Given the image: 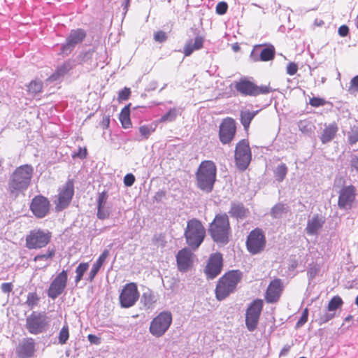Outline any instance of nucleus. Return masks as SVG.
Segmentation results:
<instances>
[{
	"label": "nucleus",
	"instance_id": "nucleus-17",
	"mask_svg": "<svg viewBox=\"0 0 358 358\" xmlns=\"http://www.w3.org/2000/svg\"><path fill=\"white\" fill-rule=\"evenodd\" d=\"M235 121L230 117L225 118L222 120L219 130V138L223 144L230 143L236 133Z\"/></svg>",
	"mask_w": 358,
	"mask_h": 358
},
{
	"label": "nucleus",
	"instance_id": "nucleus-46",
	"mask_svg": "<svg viewBox=\"0 0 358 358\" xmlns=\"http://www.w3.org/2000/svg\"><path fill=\"white\" fill-rule=\"evenodd\" d=\"M350 144H355L358 141V128L353 129L348 136Z\"/></svg>",
	"mask_w": 358,
	"mask_h": 358
},
{
	"label": "nucleus",
	"instance_id": "nucleus-44",
	"mask_svg": "<svg viewBox=\"0 0 358 358\" xmlns=\"http://www.w3.org/2000/svg\"><path fill=\"white\" fill-rule=\"evenodd\" d=\"M101 267V266H100L99 265L96 264V263H94L90 271L88 277L87 278V280L92 282Z\"/></svg>",
	"mask_w": 358,
	"mask_h": 358
},
{
	"label": "nucleus",
	"instance_id": "nucleus-23",
	"mask_svg": "<svg viewBox=\"0 0 358 358\" xmlns=\"http://www.w3.org/2000/svg\"><path fill=\"white\" fill-rule=\"evenodd\" d=\"M35 352V342L31 338H27L22 341L17 349L20 358L31 357Z\"/></svg>",
	"mask_w": 358,
	"mask_h": 358
},
{
	"label": "nucleus",
	"instance_id": "nucleus-52",
	"mask_svg": "<svg viewBox=\"0 0 358 358\" xmlns=\"http://www.w3.org/2000/svg\"><path fill=\"white\" fill-rule=\"evenodd\" d=\"M310 104L314 107H318L324 104V99L317 97H313L310 99Z\"/></svg>",
	"mask_w": 358,
	"mask_h": 358
},
{
	"label": "nucleus",
	"instance_id": "nucleus-35",
	"mask_svg": "<svg viewBox=\"0 0 358 358\" xmlns=\"http://www.w3.org/2000/svg\"><path fill=\"white\" fill-rule=\"evenodd\" d=\"M120 120L122 122V124L124 128H129L131 125V121L129 118V106H125L120 115Z\"/></svg>",
	"mask_w": 358,
	"mask_h": 358
},
{
	"label": "nucleus",
	"instance_id": "nucleus-15",
	"mask_svg": "<svg viewBox=\"0 0 358 358\" xmlns=\"http://www.w3.org/2000/svg\"><path fill=\"white\" fill-rule=\"evenodd\" d=\"M73 194V184L71 180H69L59 192L57 201H55L57 211H62L69 205Z\"/></svg>",
	"mask_w": 358,
	"mask_h": 358
},
{
	"label": "nucleus",
	"instance_id": "nucleus-40",
	"mask_svg": "<svg viewBox=\"0 0 358 358\" xmlns=\"http://www.w3.org/2000/svg\"><path fill=\"white\" fill-rule=\"evenodd\" d=\"M335 316L334 313H328L327 311H324L322 313H320L319 315V317L316 319L318 324L322 325L331 319H333Z\"/></svg>",
	"mask_w": 358,
	"mask_h": 358
},
{
	"label": "nucleus",
	"instance_id": "nucleus-49",
	"mask_svg": "<svg viewBox=\"0 0 358 358\" xmlns=\"http://www.w3.org/2000/svg\"><path fill=\"white\" fill-rule=\"evenodd\" d=\"M109 256V250H105L102 254L99 256V257L98 258V259L96 261V264L99 265L100 266H102L103 264L104 263V262L106 261V259L108 258V257Z\"/></svg>",
	"mask_w": 358,
	"mask_h": 358
},
{
	"label": "nucleus",
	"instance_id": "nucleus-42",
	"mask_svg": "<svg viewBox=\"0 0 358 358\" xmlns=\"http://www.w3.org/2000/svg\"><path fill=\"white\" fill-rule=\"evenodd\" d=\"M97 217L100 220H105L108 218L110 213L109 207L106 206H97Z\"/></svg>",
	"mask_w": 358,
	"mask_h": 358
},
{
	"label": "nucleus",
	"instance_id": "nucleus-25",
	"mask_svg": "<svg viewBox=\"0 0 358 358\" xmlns=\"http://www.w3.org/2000/svg\"><path fill=\"white\" fill-rule=\"evenodd\" d=\"M275 56V48L273 45H269L263 50L259 53V57L256 55L255 50L250 54V57L254 62L263 61L267 62L271 60Z\"/></svg>",
	"mask_w": 358,
	"mask_h": 358
},
{
	"label": "nucleus",
	"instance_id": "nucleus-57",
	"mask_svg": "<svg viewBox=\"0 0 358 358\" xmlns=\"http://www.w3.org/2000/svg\"><path fill=\"white\" fill-rule=\"evenodd\" d=\"M1 289L3 293H9L13 289V285L10 282H4L1 285Z\"/></svg>",
	"mask_w": 358,
	"mask_h": 358
},
{
	"label": "nucleus",
	"instance_id": "nucleus-56",
	"mask_svg": "<svg viewBox=\"0 0 358 358\" xmlns=\"http://www.w3.org/2000/svg\"><path fill=\"white\" fill-rule=\"evenodd\" d=\"M139 132L143 136H145L146 138L149 136V135L151 133V130L149 127L147 126H142L139 128Z\"/></svg>",
	"mask_w": 358,
	"mask_h": 358
},
{
	"label": "nucleus",
	"instance_id": "nucleus-12",
	"mask_svg": "<svg viewBox=\"0 0 358 358\" xmlns=\"http://www.w3.org/2000/svg\"><path fill=\"white\" fill-rule=\"evenodd\" d=\"M51 235L41 230H34L26 238V246L29 249L45 247L50 241Z\"/></svg>",
	"mask_w": 358,
	"mask_h": 358
},
{
	"label": "nucleus",
	"instance_id": "nucleus-39",
	"mask_svg": "<svg viewBox=\"0 0 358 358\" xmlns=\"http://www.w3.org/2000/svg\"><path fill=\"white\" fill-rule=\"evenodd\" d=\"M89 268L88 263H80L76 269V276L75 279L76 283L80 282L83 276V274L87 271Z\"/></svg>",
	"mask_w": 358,
	"mask_h": 358
},
{
	"label": "nucleus",
	"instance_id": "nucleus-30",
	"mask_svg": "<svg viewBox=\"0 0 358 358\" xmlns=\"http://www.w3.org/2000/svg\"><path fill=\"white\" fill-rule=\"evenodd\" d=\"M55 255V250H48L47 253L36 255L34 261L40 262V268H45L50 264V260Z\"/></svg>",
	"mask_w": 358,
	"mask_h": 358
},
{
	"label": "nucleus",
	"instance_id": "nucleus-63",
	"mask_svg": "<svg viewBox=\"0 0 358 358\" xmlns=\"http://www.w3.org/2000/svg\"><path fill=\"white\" fill-rule=\"evenodd\" d=\"M165 196V192L164 191H158L154 196V200L157 202H159Z\"/></svg>",
	"mask_w": 358,
	"mask_h": 358
},
{
	"label": "nucleus",
	"instance_id": "nucleus-48",
	"mask_svg": "<svg viewBox=\"0 0 358 358\" xmlns=\"http://www.w3.org/2000/svg\"><path fill=\"white\" fill-rule=\"evenodd\" d=\"M108 194L106 192H103L99 194L97 199V206H106Z\"/></svg>",
	"mask_w": 358,
	"mask_h": 358
},
{
	"label": "nucleus",
	"instance_id": "nucleus-29",
	"mask_svg": "<svg viewBox=\"0 0 358 358\" xmlns=\"http://www.w3.org/2000/svg\"><path fill=\"white\" fill-rule=\"evenodd\" d=\"M229 213L237 219H244L248 215L249 210L241 203H231Z\"/></svg>",
	"mask_w": 358,
	"mask_h": 358
},
{
	"label": "nucleus",
	"instance_id": "nucleus-21",
	"mask_svg": "<svg viewBox=\"0 0 358 358\" xmlns=\"http://www.w3.org/2000/svg\"><path fill=\"white\" fill-rule=\"evenodd\" d=\"M176 259L178 269L187 271L192 264V252L189 248H184L178 252Z\"/></svg>",
	"mask_w": 358,
	"mask_h": 358
},
{
	"label": "nucleus",
	"instance_id": "nucleus-60",
	"mask_svg": "<svg viewBox=\"0 0 358 358\" xmlns=\"http://www.w3.org/2000/svg\"><path fill=\"white\" fill-rule=\"evenodd\" d=\"M350 166L352 169L358 171V156H353L350 161Z\"/></svg>",
	"mask_w": 358,
	"mask_h": 358
},
{
	"label": "nucleus",
	"instance_id": "nucleus-6",
	"mask_svg": "<svg viewBox=\"0 0 358 358\" xmlns=\"http://www.w3.org/2000/svg\"><path fill=\"white\" fill-rule=\"evenodd\" d=\"M172 323V315L169 311L161 312L151 321L149 331L155 337L162 336Z\"/></svg>",
	"mask_w": 358,
	"mask_h": 358
},
{
	"label": "nucleus",
	"instance_id": "nucleus-59",
	"mask_svg": "<svg viewBox=\"0 0 358 358\" xmlns=\"http://www.w3.org/2000/svg\"><path fill=\"white\" fill-rule=\"evenodd\" d=\"M349 33V28L346 25H342L338 28V34L341 36H346Z\"/></svg>",
	"mask_w": 358,
	"mask_h": 358
},
{
	"label": "nucleus",
	"instance_id": "nucleus-64",
	"mask_svg": "<svg viewBox=\"0 0 358 358\" xmlns=\"http://www.w3.org/2000/svg\"><path fill=\"white\" fill-rule=\"evenodd\" d=\"M317 269L315 267L310 268L308 271V275L310 280H313L317 275Z\"/></svg>",
	"mask_w": 358,
	"mask_h": 358
},
{
	"label": "nucleus",
	"instance_id": "nucleus-33",
	"mask_svg": "<svg viewBox=\"0 0 358 358\" xmlns=\"http://www.w3.org/2000/svg\"><path fill=\"white\" fill-rule=\"evenodd\" d=\"M141 301L147 308H149L155 303L156 299L152 292L148 290L143 294Z\"/></svg>",
	"mask_w": 358,
	"mask_h": 358
},
{
	"label": "nucleus",
	"instance_id": "nucleus-24",
	"mask_svg": "<svg viewBox=\"0 0 358 358\" xmlns=\"http://www.w3.org/2000/svg\"><path fill=\"white\" fill-rule=\"evenodd\" d=\"M325 222V218L321 215H314L309 218L306 228V233L309 235H316Z\"/></svg>",
	"mask_w": 358,
	"mask_h": 358
},
{
	"label": "nucleus",
	"instance_id": "nucleus-62",
	"mask_svg": "<svg viewBox=\"0 0 358 358\" xmlns=\"http://www.w3.org/2000/svg\"><path fill=\"white\" fill-rule=\"evenodd\" d=\"M88 341L93 344H99L100 338L95 335L89 334L87 336Z\"/></svg>",
	"mask_w": 358,
	"mask_h": 358
},
{
	"label": "nucleus",
	"instance_id": "nucleus-55",
	"mask_svg": "<svg viewBox=\"0 0 358 358\" xmlns=\"http://www.w3.org/2000/svg\"><path fill=\"white\" fill-rule=\"evenodd\" d=\"M154 38L156 41L164 42L166 39V35L165 32L159 31L155 34Z\"/></svg>",
	"mask_w": 358,
	"mask_h": 358
},
{
	"label": "nucleus",
	"instance_id": "nucleus-54",
	"mask_svg": "<svg viewBox=\"0 0 358 358\" xmlns=\"http://www.w3.org/2000/svg\"><path fill=\"white\" fill-rule=\"evenodd\" d=\"M298 70L297 65L295 63L291 62L287 66V73L290 75H294Z\"/></svg>",
	"mask_w": 358,
	"mask_h": 358
},
{
	"label": "nucleus",
	"instance_id": "nucleus-7",
	"mask_svg": "<svg viewBox=\"0 0 358 358\" xmlns=\"http://www.w3.org/2000/svg\"><path fill=\"white\" fill-rule=\"evenodd\" d=\"M50 319L44 312H33L26 319V328L31 334L44 332L49 325Z\"/></svg>",
	"mask_w": 358,
	"mask_h": 358
},
{
	"label": "nucleus",
	"instance_id": "nucleus-47",
	"mask_svg": "<svg viewBox=\"0 0 358 358\" xmlns=\"http://www.w3.org/2000/svg\"><path fill=\"white\" fill-rule=\"evenodd\" d=\"M228 8V6L225 2H220L216 6V12L220 15H224L226 13Z\"/></svg>",
	"mask_w": 358,
	"mask_h": 358
},
{
	"label": "nucleus",
	"instance_id": "nucleus-61",
	"mask_svg": "<svg viewBox=\"0 0 358 358\" xmlns=\"http://www.w3.org/2000/svg\"><path fill=\"white\" fill-rule=\"evenodd\" d=\"M350 88L352 90H355V91L358 90V76H356L351 80Z\"/></svg>",
	"mask_w": 358,
	"mask_h": 358
},
{
	"label": "nucleus",
	"instance_id": "nucleus-28",
	"mask_svg": "<svg viewBox=\"0 0 358 358\" xmlns=\"http://www.w3.org/2000/svg\"><path fill=\"white\" fill-rule=\"evenodd\" d=\"M338 131L337 124L335 122L325 125V127L321 134L320 140L323 144L331 141Z\"/></svg>",
	"mask_w": 358,
	"mask_h": 358
},
{
	"label": "nucleus",
	"instance_id": "nucleus-43",
	"mask_svg": "<svg viewBox=\"0 0 358 358\" xmlns=\"http://www.w3.org/2000/svg\"><path fill=\"white\" fill-rule=\"evenodd\" d=\"M38 301V299L36 293H29L27 295L26 303L30 308H33L35 306H36Z\"/></svg>",
	"mask_w": 358,
	"mask_h": 358
},
{
	"label": "nucleus",
	"instance_id": "nucleus-58",
	"mask_svg": "<svg viewBox=\"0 0 358 358\" xmlns=\"http://www.w3.org/2000/svg\"><path fill=\"white\" fill-rule=\"evenodd\" d=\"M87 156V150L85 148L82 149L81 148H79L78 152L76 153H74L73 155V157H79L80 159H83Z\"/></svg>",
	"mask_w": 358,
	"mask_h": 358
},
{
	"label": "nucleus",
	"instance_id": "nucleus-10",
	"mask_svg": "<svg viewBox=\"0 0 358 358\" xmlns=\"http://www.w3.org/2000/svg\"><path fill=\"white\" fill-rule=\"evenodd\" d=\"M251 158L252 154L249 144L245 140H242L237 144L235 150L237 167L241 171L245 170L250 163Z\"/></svg>",
	"mask_w": 358,
	"mask_h": 358
},
{
	"label": "nucleus",
	"instance_id": "nucleus-51",
	"mask_svg": "<svg viewBox=\"0 0 358 358\" xmlns=\"http://www.w3.org/2000/svg\"><path fill=\"white\" fill-rule=\"evenodd\" d=\"M135 182V177L131 173L127 174L124 178V183L127 187L131 186Z\"/></svg>",
	"mask_w": 358,
	"mask_h": 358
},
{
	"label": "nucleus",
	"instance_id": "nucleus-2",
	"mask_svg": "<svg viewBox=\"0 0 358 358\" xmlns=\"http://www.w3.org/2000/svg\"><path fill=\"white\" fill-rule=\"evenodd\" d=\"M208 232L217 245H227L231 233L228 215L226 213L216 215L209 225Z\"/></svg>",
	"mask_w": 358,
	"mask_h": 358
},
{
	"label": "nucleus",
	"instance_id": "nucleus-16",
	"mask_svg": "<svg viewBox=\"0 0 358 358\" xmlns=\"http://www.w3.org/2000/svg\"><path fill=\"white\" fill-rule=\"evenodd\" d=\"M86 36L85 31L82 29H73L66 38V43L61 48V53L68 55L71 52L75 46L80 43Z\"/></svg>",
	"mask_w": 358,
	"mask_h": 358
},
{
	"label": "nucleus",
	"instance_id": "nucleus-9",
	"mask_svg": "<svg viewBox=\"0 0 358 358\" xmlns=\"http://www.w3.org/2000/svg\"><path fill=\"white\" fill-rule=\"evenodd\" d=\"M263 308V301L256 299L248 306L245 313V324L250 331H253L257 327Z\"/></svg>",
	"mask_w": 358,
	"mask_h": 358
},
{
	"label": "nucleus",
	"instance_id": "nucleus-50",
	"mask_svg": "<svg viewBox=\"0 0 358 358\" xmlns=\"http://www.w3.org/2000/svg\"><path fill=\"white\" fill-rule=\"evenodd\" d=\"M130 94V89L125 87L124 90H121L119 92L118 98L120 100H127L129 97Z\"/></svg>",
	"mask_w": 358,
	"mask_h": 358
},
{
	"label": "nucleus",
	"instance_id": "nucleus-4",
	"mask_svg": "<svg viewBox=\"0 0 358 358\" xmlns=\"http://www.w3.org/2000/svg\"><path fill=\"white\" fill-rule=\"evenodd\" d=\"M216 166L211 161H204L200 164L196 173V186L203 192L209 193L213 190L216 179Z\"/></svg>",
	"mask_w": 358,
	"mask_h": 358
},
{
	"label": "nucleus",
	"instance_id": "nucleus-32",
	"mask_svg": "<svg viewBox=\"0 0 358 358\" xmlns=\"http://www.w3.org/2000/svg\"><path fill=\"white\" fill-rule=\"evenodd\" d=\"M258 110L250 111V110H242L241 112V122L245 129H247L252 120L257 114Z\"/></svg>",
	"mask_w": 358,
	"mask_h": 358
},
{
	"label": "nucleus",
	"instance_id": "nucleus-27",
	"mask_svg": "<svg viewBox=\"0 0 358 358\" xmlns=\"http://www.w3.org/2000/svg\"><path fill=\"white\" fill-rule=\"evenodd\" d=\"M204 42L203 37L197 36L194 40H189L184 46V55L186 57L190 56L195 51L202 48Z\"/></svg>",
	"mask_w": 358,
	"mask_h": 358
},
{
	"label": "nucleus",
	"instance_id": "nucleus-5",
	"mask_svg": "<svg viewBox=\"0 0 358 358\" xmlns=\"http://www.w3.org/2000/svg\"><path fill=\"white\" fill-rule=\"evenodd\" d=\"M184 236L187 244L192 250H196L205 238L206 229L200 220L193 218L187 222Z\"/></svg>",
	"mask_w": 358,
	"mask_h": 358
},
{
	"label": "nucleus",
	"instance_id": "nucleus-31",
	"mask_svg": "<svg viewBox=\"0 0 358 358\" xmlns=\"http://www.w3.org/2000/svg\"><path fill=\"white\" fill-rule=\"evenodd\" d=\"M289 210V206L282 203L275 204L270 211L271 216L274 218H280L283 215L286 214Z\"/></svg>",
	"mask_w": 358,
	"mask_h": 358
},
{
	"label": "nucleus",
	"instance_id": "nucleus-22",
	"mask_svg": "<svg viewBox=\"0 0 358 358\" xmlns=\"http://www.w3.org/2000/svg\"><path fill=\"white\" fill-rule=\"evenodd\" d=\"M282 291V282L280 279L271 281L266 292V300L268 303L277 301Z\"/></svg>",
	"mask_w": 358,
	"mask_h": 358
},
{
	"label": "nucleus",
	"instance_id": "nucleus-45",
	"mask_svg": "<svg viewBox=\"0 0 358 358\" xmlns=\"http://www.w3.org/2000/svg\"><path fill=\"white\" fill-rule=\"evenodd\" d=\"M93 53V50H88L87 52L80 53L78 56V62L80 63L88 62L92 59Z\"/></svg>",
	"mask_w": 358,
	"mask_h": 358
},
{
	"label": "nucleus",
	"instance_id": "nucleus-11",
	"mask_svg": "<svg viewBox=\"0 0 358 358\" xmlns=\"http://www.w3.org/2000/svg\"><path fill=\"white\" fill-rule=\"evenodd\" d=\"M266 245V238L263 231L260 229L252 230L248 235L246 241V246L248 251L256 255L264 250Z\"/></svg>",
	"mask_w": 358,
	"mask_h": 358
},
{
	"label": "nucleus",
	"instance_id": "nucleus-34",
	"mask_svg": "<svg viewBox=\"0 0 358 358\" xmlns=\"http://www.w3.org/2000/svg\"><path fill=\"white\" fill-rule=\"evenodd\" d=\"M287 173V167L285 164L278 165L274 171V175L276 180L282 182Z\"/></svg>",
	"mask_w": 358,
	"mask_h": 358
},
{
	"label": "nucleus",
	"instance_id": "nucleus-8",
	"mask_svg": "<svg viewBox=\"0 0 358 358\" xmlns=\"http://www.w3.org/2000/svg\"><path fill=\"white\" fill-rule=\"evenodd\" d=\"M235 88L243 95L252 96L266 94L273 91L268 85L257 86L254 83L245 79H241L239 82H237Z\"/></svg>",
	"mask_w": 358,
	"mask_h": 358
},
{
	"label": "nucleus",
	"instance_id": "nucleus-37",
	"mask_svg": "<svg viewBox=\"0 0 358 358\" xmlns=\"http://www.w3.org/2000/svg\"><path fill=\"white\" fill-rule=\"evenodd\" d=\"M43 84L40 80H32L28 85V92L32 95H36L42 90Z\"/></svg>",
	"mask_w": 358,
	"mask_h": 358
},
{
	"label": "nucleus",
	"instance_id": "nucleus-13",
	"mask_svg": "<svg viewBox=\"0 0 358 358\" xmlns=\"http://www.w3.org/2000/svg\"><path fill=\"white\" fill-rule=\"evenodd\" d=\"M139 298L137 286L134 282L127 284L120 294V303L122 308L133 306Z\"/></svg>",
	"mask_w": 358,
	"mask_h": 358
},
{
	"label": "nucleus",
	"instance_id": "nucleus-3",
	"mask_svg": "<svg viewBox=\"0 0 358 358\" xmlns=\"http://www.w3.org/2000/svg\"><path fill=\"white\" fill-rule=\"evenodd\" d=\"M243 273L238 270L230 271L220 278L215 288L216 298L219 301L224 300L229 294L234 292L237 285L241 282Z\"/></svg>",
	"mask_w": 358,
	"mask_h": 358
},
{
	"label": "nucleus",
	"instance_id": "nucleus-26",
	"mask_svg": "<svg viewBox=\"0 0 358 358\" xmlns=\"http://www.w3.org/2000/svg\"><path fill=\"white\" fill-rule=\"evenodd\" d=\"M74 66L75 62L73 60H68L65 62L57 68L55 72L50 77V80L52 81L59 80L67 74Z\"/></svg>",
	"mask_w": 358,
	"mask_h": 358
},
{
	"label": "nucleus",
	"instance_id": "nucleus-36",
	"mask_svg": "<svg viewBox=\"0 0 358 358\" xmlns=\"http://www.w3.org/2000/svg\"><path fill=\"white\" fill-rule=\"evenodd\" d=\"M343 303V301L342 299L339 296H335L329 302L327 310L329 312L334 311L338 308H341Z\"/></svg>",
	"mask_w": 358,
	"mask_h": 358
},
{
	"label": "nucleus",
	"instance_id": "nucleus-38",
	"mask_svg": "<svg viewBox=\"0 0 358 358\" xmlns=\"http://www.w3.org/2000/svg\"><path fill=\"white\" fill-rule=\"evenodd\" d=\"M178 115V110L176 108H171L168 113L164 115L159 120L160 122H173Z\"/></svg>",
	"mask_w": 358,
	"mask_h": 358
},
{
	"label": "nucleus",
	"instance_id": "nucleus-14",
	"mask_svg": "<svg viewBox=\"0 0 358 358\" xmlns=\"http://www.w3.org/2000/svg\"><path fill=\"white\" fill-rule=\"evenodd\" d=\"M68 280L67 271L63 270L52 281L48 289V296L55 299L64 291Z\"/></svg>",
	"mask_w": 358,
	"mask_h": 358
},
{
	"label": "nucleus",
	"instance_id": "nucleus-19",
	"mask_svg": "<svg viewBox=\"0 0 358 358\" xmlns=\"http://www.w3.org/2000/svg\"><path fill=\"white\" fill-rule=\"evenodd\" d=\"M222 268V256L220 253H214L209 257L205 268V273L208 278L213 279L219 275Z\"/></svg>",
	"mask_w": 358,
	"mask_h": 358
},
{
	"label": "nucleus",
	"instance_id": "nucleus-41",
	"mask_svg": "<svg viewBox=\"0 0 358 358\" xmlns=\"http://www.w3.org/2000/svg\"><path fill=\"white\" fill-rule=\"evenodd\" d=\"M69 337V327L68 325H64L62 329L60 330L59 333V343L62 345H64L66 343L67 340Z\"/></svg>",
	"mask_w": 358,
	"mask_h": 358
},
{
	"label": "nucleus",
	"instance_id": "nucleus-18",
	"mask_svg": "<svg viewBox=\"0 0 358 358\" xmlns=\"http://www.w3.org/2000/svg\"><path fill=\"white\" fill-rule=\"evenodd\" d=\"M356 189L353 185L343 187L339 192L338 205L341 209L351 208L355 199Z\"/></svg>",
	"mask_w": 358,
	"mask_h": 358
},
{
	"label": "nucleus",
	"instance_id": "nucleus-1",
	"mask_svg": "<svg viewBox=\"0 0 358 358\" xmlns=\"http://www.w3.org/2000/svg\"><path fill=\"white\" fill-rule=\"evenodd\" d=\"M33 173L34 169L29 164L20 166L15 169L11 173L8 183V191L10 196L16 198L28 188Z\"/></svg>",
	"mask_w": 358,
	"mask_h": 358
},
{
	"label": "nucleus",
	"instance_id": "nucleus-20",
	"mask_svg": "<svg viewBox=\"0 0 358 358\" xmlns=\"http://www.w3.org/2000/svg\"><path fill=\"white\" fill-rule=\"evenodd\" d=\"M30 208L36 217L42 218L44 217L49 211L50 202L48 199L43 196H36L32 199Z\"/></svg>",
	"mask_w": 358,
	"mask_h": 358
},
{
	"label": "nucleus",
	"instance_id": "nucleus-53",
	"mask_svg": "<svg viewBox=\"0 0 358 358\" xmlns=\"http://www.w3.org/2000/svg\"><path fill=\"white\" fill-rule=\"evenodd\" d=\"M308 310L305 309L301 315V318L299 320V321L296 323V327H300L302 325H303L308 320Z\"/></svg>",
	"mask_w": 358,
	"mask_h": 358
}]
</instances>
